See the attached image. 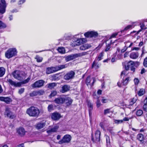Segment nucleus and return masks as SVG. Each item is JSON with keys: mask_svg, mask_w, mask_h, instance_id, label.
I'll return each instance as SVG.
<instances>
[{"mask_svg": "<svg viewBox=\"0 0 147 147\" xmlns=\"http://www.w3.org/2000/svg\"><path fill=\"white\" fill-rule=\"evenodd\" d=\"M93 98H94L96 99L97 98V99H99V97H98L96 94L95 92H94L93 94Z\"/></svg>", "mask_w": 147, "mask_h": 147, "instance_id": "59", "label": "nucleus"}, {"mask_svg": "<svg viewBox=\"0 0 147 147\" xmlns=\"http://www.w3.org/2000/svg\"><path fill=\"white\" fill-rule=\"evenodd\" d=\"M65 104L66 106H69L71 105L73 102V100L69 98H65Z\"/></svg>", "mask_w": 147, "mask_h": 147, "instance_id": "26", "label": "nucleus"}, {"mask_svg": "<svg viewBox=\"0 0 147 147\" xmlns=\"http://www.w3.org/2000/svg\"><path fill=\"white\" fill-rule=\"evenodd\" d=\"M17 132L21 137L24 136L26 132L24 129L22 127H20L17 129Z\"/></svg>", "mask_w": 147, "mask_h": 147, "instance_id": "16", "label": "nucleus"}, {"mask_svg": "<svg viewBox=\"0 0 147 147\" xmlns=\"http://www.w3.org/2000/svg\"><path fill=\"white\" fill-rule=\"evenodd\" d=\"M84 35L86 38H95L98 36V34L96 32L90 31L85 32Z\"/></svg>", "mask_w": 147, "mask_h": 147, "instance_id": "11", "label": "nucleus"}, {"mask_svg": "<svg viewBox=\"0 0 147 147\" xmlns=\"http://www.w3.org/2000/svg\"><path fill=\"white\" fill-rule=\"evenodd\" d=\"M134 82L135 84V85H137L139 83V81L138 78H135L134 79Z\"/></svg>", "mask_w": 147, "mask_h": 147, "instance_id": "56", "label": "nucleus"}, {"mask_svg": "<svg viewBox=\"0 0 147 147\" xmlns=\"http://www.w3.org/2000/svg\"><path fill=\"white\" fill-rule=\"evenodd\" d=\"M130 118H128L127 117H125L122 120L123 121H129V119H130Z\"/></svg>", "mask_w": 147, "mask_h": 147, "instance_id": "63", "label": "nucleus"}, {"mask_svg": "<svg viewBox=\"0 0 147 147\" xmlns=\"http://www.w3.org/2000/svg\"><path fill=\"white\" fill-rule=\"evenodd\" d=\"M51 117L53 120L57 121L59 120L61 117V116L59 113L55 112L51 114Z\"/></svg>", "mask_w": 147, "mask_h": 147, "instance_id": "15", "label": "nucleus"}, {"mask_svg": "<svg viewBox=\"0 0 147 147\" xmlns=\"http://www.w3.org/2000/svg\"><path fill=\"white\" fill-rule=\"evenodd\" d=\"M74 46L75 47L77 46L80 45L82 43L81 39H77V40L74 42Z\"/></svg>", "mask_w": 147, "mask_h": 147, "instance_id": "37", "label": "nucleus"}, {"mask_svg": "<svg viewBox=\"0 0 147 147\" xmlns=\"http://www.w3.org/2000/svg\"><path fill=\"white\" fill-rule=\"evenodd\" d=\"M48 110L49 112H51L54 110L53 106V105L51 104L48 105Z\"/></svg>", "mask_w": 147, "mask_h": 147, "instance_id": "43", "label": "nucleus"}, {"mask_svg": "<svg viewBox=\"0 0 147 147\" xmlns=\"http://www.w3.org/2000/svg\"><path fill=\"white\" fill-rule=\"evenodd\" d=\"M123 66L126 71H128L130 68V70L133 71V73L135 72L136 68H137L140 65L139 62L136 61L135 62L131 61L128 62L125 61L123 63Z\"/></svg>", "mask_w": 147, "mask_h": 147, "instance_id": "1", "label": "nucleus"}, {"mask_svg": "<svg viewBox=\"0 0 147 147\" xmlns=\"http://www.w3.org/2000/svg\"><path fill=\"white\" fill-rule=\"evenodd\" d=\"M24 91V88H21L18 91V93L21 94H22Z\"/></svg>", "mask_w": 147, "mask_h": 147, "instance_id": "58", "label": "nucleus"}, {"mask_svg": "<svg viewBox=\"0 0 147 147\" xmlns=\"http://www.w3.org/2000/svg\"><path fill=\"white\" fill-rule=\"evenodd\" d=\"M103 56L104 53L103 52H102L100 53L97 57L96 58V60H97L98 61H100L102 59V57Z\"/></svg>", "mask_w": 147, "mask_h": 147, "instance_id": "38", "label": "nucleus"}, {"mask_svg": "<svg viewBox=\"0 0 147 147\" xmlns=\"http://www.w3.org/2000/svg\"><path fill=\"white\" fill-rule=\"evenodd\" d=\"M102 99L101 100V101L103 103H105L107 102L108 101V99H105L104 97L102 96L101 97Z\"/></svg>", "mask_w": 147, "mask_h": 147, "instance_id": "51", "label": "nucleus"}, {"mask_svg": "<svg viewBox=\"0 0 147 147\" xmlns=\"http://www.w3.org/2000/svg\"><path fill=\"white\" fill-rule=\"evenodd\" d=\"M4 115L10 119H14L16 117V115L12 112L10 109L8 107L6 108Z\"/></svg>", "mask_w": 147, "mask_h": 147, "instance_id": "7", "label": "nucleus"}, {"mask_svg": "<svg viewBox=\"0 0 147 147\" xmlns=\"http://www.w3.org/2000/svg\"><path fill=\"white\" fill-rule=\"evenodd\" d=\"M13 76L15 78L20 81L23 80L25 78L24 73L23 71H14L13 72Z\"/></svg>", "mask_w": 147, "mask_h": 147, "instance_id": "6", "label": "nucleus"}, {"mask_svg": "<svg viewBox=\"0 0 147 147\" xmlns=\"http://www.w3.org/2000/svg\"><path fill=\"white\" fill-rule=\"evenodd\" d=\"M0 100L4 102L7 104H9L12 101L11 99L9 97H4L3 96L0 97Z\"/></svg>", "mask_w": 147, "mask_h": 147, "instance_id": "20", "label": "nucleus"}, {"mask_svg": "<svg viewBox=\"0 0 147 147\" xmlns=\"http://www.w3.org/2000/svg\"><path fill=\"white\" fill-rule=\"evenodd\" d=\"M101 105L102 104L100 102V100L99 99H98L96 102V106L97 108H99Z\"/></svg>", "mask_w": 147, "mask_h": 147, "instance_id": "47", "label": "nucleus"}, {"mask_svg": "<svg viewBox=\"0 0 147 147\" xmlns=\"http://www.w3.org/2000/svg\"><path fill=\"white\" fill-rule=\"evenodd\" d=\"M136 99H135L134 98H131L130 100L129 105L132 106L136 102Z\"/></svg>", "mask_w": 147, "mask_h": 147, "instance_id": "39", "label": "nucleus"}, {"mask_svg": "<svg viewBox=\"0 0 147 147\" xmlns=\"http://www.w3.org/2000/svg\"><path fill=\"white\" fill-rule=\"evenodd\" d=\"M7 27L6 24L3 22L2 21L0 20V29H4Z\"/></svg>", "mask_w": 147, "mask_h": 147, "instance_id": "36", "label": "nucleus"}, {"mask_svg": "<svg viewBox=\"0 0 147 147\" xmlns=\"http://www.w3.org/2000/svg\"><path fill=\"white\" fill-rule=\"evenodd\" d=\"M77 57H78L77 54L69 55L65 57V60L66 61H68L73 60Z\"/></svg>", "mask_w": 147, "mask_h": 147, "instance_id": "21", "label": "nucleus"}, {"mask_svg": "<svg viewBox=\"0 0 147 147\" xmlns=\"http://www.w3.org/2000/svg\"><path fill=\"white\" fill-rule=\"evenodd\" d=\"M45 125V123H39L37 124L36 128L38 129H40L43 128Z\"/></svg>", "mask_w": 147, "mask_h": 147, "instance_id": "29", "label": "nucleus"}, {"mask_svg": "<svg viewBox=\"0 0 147 147\" xmlns=\"http://www.w3.org/2000/svg\"><path fill=\"white\" fill-rule=\"evenodd\" d=\"M35 58L36 59V61L37 62H40L42 61V58L40 57L39 56H36V57Z\"/></svg>", "mask_w": 147, "mask_h": 147, "instance_id": "48", "label": "nucleus"}, {"mask_svg": "<svg viewBox=\"0 0 147 147\" xmlns=\"http://www.w3.org/2000/svg\"><path fill=\"white\" fill-rule=\"evenodd\" d=\"M38 92V94L40 95H43L45 93L44 90H40L37 91Z\"/></svg>", "mask_w": 147, "mask_h": 147, "instance_id": "55", "label": "nucleus"}, {"mask_svg": "<svg viewBox=\"0 0 147 147\" xmlns=\"http://www.w3.org/2000/svg\"><path fill=\"white\" fill-rule=\"evenodd\" d=\"M136 139L140 142V144H144L146 143L144 135L141 133H139L137 135Z\"/></svg>", "mask_w": 147, "mask_h": 147, "instance_id": "12", "label": "nucleus"}, {"mask_svg": "<svg viewBox=\"0 0 147 147\" xmlns=\"http://www.w3.org/2000/svg\"><path fill=\"white\" fill-rule=\"evenodd\" d=\"M143 65L145 67H147V57L144 59Z\"/></svg>", "mask_w": 147, "mask_h": 147, "instance_id": "53", "label": "nucleus"}, {"mask_svg": "<svg viewBox=\"0 0 147 147\" xmlns=\"http://www.w3.org/2000/svg\"><path fill=\"white\" fill-rule=\"evenodd\" d=\"M58 52L61 53H65V49L63 47H59L57 49Z\"/></svg>", "mask_w": 147, "mask_h": 147, "instance_id": "41", "label": "nucleus"}, {"mask_svg": "<svg viewBox=\"0 0 147 147\" xmlns=\"http://www.w3.org/2000/svg\"><path fill=\"white\" fill-rule=\"evenodd\" d=\"M5 68L3 67H0V78L2 77L5 74Z\"/></svg>", "mask_w": 147, "mask_h": 147, "instance_id": "32", "label": "nucleus"}, {"mask_svg": "<svg viewBox=\"0 0 147 147\" xmlns=\"http://www.w3.org/2000/svg\"><path fill=\"white\" fill-rule=\"evenodd\" d=\"M6 6L2 5L1 3H0V13L1 14L4 13L6 11Z\"/></svg>", "mask_w": 147, "mask_h": 147, "instance_id": "27", "label": "nucleus"}, {"mask_svg": "<svg viewBox=\"0 0 147 147\" xmlns=\"http://www.w3.org/2000/svg\"><path fill=\"white\" fill-rule=\"evenodd\" d=\"M91 47L90 44H84L82 45L80 47V49L81 50H84L88 49Z\"/></svg>", "mask_w": 147, "mask_h": 147, "instance_id": "24", "label": "nucleus"}, {"mask_svg": "<svg viewBox=\"0 0 147 147\" xmlns=\"http://www.w3.org/2000/svg\"><path fill=\"white\" fill-rule=\"evenodd\" d=\"M29 95L30 96L32 97L36 96L38 95V92L36 91H34L30 93Z\"/></svg>", "mask_w": 147, "mask_h": 147, "instance_id": "45", "label": "nucleus"}, {"mask_svg": "<svg viewBox=\"0 0 147 147\" xmlns=\"http://www.w3.org/2000/svg\"><path fill=\"white\" fill-rule=\"evenodd\" d=\"M71 139V136L69 134H66L58 142L59 144H62L65 143H68L70 142Z\"/></svg>", "mask_w": 147, "mask_h": 147, "instance_id": "8", "label": "nucleus"}, {"mask_svg": "<svg viewBox=\"0 0 147 147\" xmlns=\"http://www.w3.org/2000/svg\"><path fill=\"white\" fill-rule=\"evenodd\" d=\"M134 27V26L133 24L128 25L123 30H121V33H123L125 32L131 30Z\"/></svg>", "mask_w": 147, "mask_h": 147, "instance_id": "22", "label": "nucleus"}, {"mask_svg": "<svg viewBox=\"0 0 147 147\" xmlns=\"http://www.w3.org/2000/svg\"><path fill=\"white\" fill-rule=\"evenodd\" d=\"M91 79L90 77V76H88L87 77L85 81V83L87 86H90V87H91L94 86V84L96 81L95 78H93V82L92 83H91Z\"/></svg>", "mask_w": 147, "mask_h": 147, "instance_id": "13", "label": "nucleus"}, {"mask_svg": "<svg viewBox=\"0 0 147 147\" xmlns=\"http://www.w3.org/2000/svg\"><path fill=\"white\" fill-rule=\"evenodd\" d=\"M25 0H19V4H22L25 2Z\"/></svg>", "mask_w": 147, "mask_h": 147, "instance_id": "64", "label": "nucleus"}, {"mask_svg": "<svg viewBox=\"0 0 147 147\" xmlns=\"http://www.w3.org/2000/svg\"><path fill=\"white\" fill-rule=\"evenodd\" d=\"M87 105L88 108V110H92L93 109V105L91 103L90 100H87Z\"/></svg>", "mask_w": 147, "mask_h": 147, "instance_id": "35", "label": "nucleus"}, {"mask_svg": "<svg viewBox=\"0 0 147 147\" xmlns=\"http://www.w3.org/2000/svg\"><path fill=\"white\" fill-rule=\"evenodd\" d=\"M65 97L61 96L57 98H56L54 100V102L55 103L58 104H63L65 102Z\"/></svg>", "mask_w": 147, "mask_h": 147, "instance_id": "14", "label": "nucleus"}, {"mask_svg": "<svg viewBox=\"0 0 147 147\" xmlns=\"http://www.w3.org/2000/svg\"><path fill=\"white\" fill-rule=\"evenodd\" d=\"M101 132L99 130H96L95 133L94 137L93 134L92 133L91 134V140L93 143H100V136Z\"/></svg>", "mask_w": 147, "mask_h": 147, "instance_id": "5", "label": "nucleus"}, {"mask_svg": "<svg viewBox=\"0 0 147 147\" xmlns=\"http://www.w3.org/2000/svg\"><path fill=\"white\" fill-rule=\"evenodd\" d=\"M110 109H105L104 110V115H106L107 113H110Z\"/></svg>", "mask_w": 147, "mask_h": 147, "instance_id": "57", "label": "nucleus"}, {"mask_svg": "<svg viewBox=\"0 0 147 147\" xmlns=\"http://www.w3.org/2000/svg\"><path fill=\"white\" fill-rule=\"evenodd\" d=\"M118 34V33L117 32H115L112 34L110 36V38L111 39L112 38H115Z\"/></svg>", "mask_w": 147, "mask_h": 147, "instance_id": "52", "label": "nucleus"}, {"mask_svg": "<svg viewBox=\"0 0 147 147\" xmlns=\"http://www.w3.org/2000/svg\"><path fill=\"white\" fill-rule=\"evenodd\" d=\"M57 72L55 66L49 67L47 68L46 73L47 74H49Z\"/></svg>", "mask_w": 147, "mask_h": 147, "instance_id": "17", "label": "nucleus"}, {"mask_svg": "<svg viewBox=\"0 0 147 147\" xmlns=\"http://www.w3.org/2000/svg\"><path fill=\"white\" fill-rule=\"evenodd\" d=\"M75 73L73 71L71 70L67 73L64 76V79L68 80L73 78L75 75Z\"/></svg>", "mask_w": 147, "mask_h": 147, "instance_id": "10", "label": "nucleus"}, {"mask_svg": "<svg viewBox=\"0 0 147 147\" xmlns=\"http://www.w3.org/2000/svg\"><path fill=\"white\" fill-rule=\"evenodd\" d=\"M145 90L143 88H141L138 92V94L139 96H141L145 94Z\"/></svg>", "mask_w": 147, "mask_h": 147, "instance_id": "33", "label": "nucleus"}, {"mask_svg": "<svg viewBox=\"0 0 147 147\" xmlns=\"http://www.w3.org/2000/svg\"><path fill=\"white\" fill-rule=\"evenodd\" d=\"M99 125L102 129H104V123L102 122H100L99 123Z\"/></svg>", "mask_w": 147, "mask_h": 147, "instance_id": "60", "label": "nucleus"}, {"mask_svg": "<svg viewBox=\"0 0 147 147\" xmlns=\"http://www.w3.org/2000/svg\"><path fill=\"white\" fill-rule=\"evenodd\" d=\"M30 79L28 78L27 79L22 81L21 82H19L20 84V87L21 86L22 84H26L28 83L29 80Z\"/></svg>", "mask_w": 147, "mask_h": 147, "instance_id": "46", "label": "nucleus"}, {"mask_svg": "<svg viewBox=\"0 0 147 147\" xmlns=\"http://www.w3.org/2000/svg\"><path fill=\"white\" fill-rule=\"evenodd\" d=\"M105 136L106 139V146H109L111 144L110 137L107 135H105Z\"/></svg>", "mask_w": 147, "mask_h": 147, "instance_id": "30", "label": "nucleus"}, {"mask_svg": "<svg viewBox=\"0 0 147 147\" xmlns=\"http://www.w3.org/2000/svg\"><path fill=\"white\" fill-rule=\"evenodd\" d=\"M7 82H8L9 84L12 86H14L15 87H20V83L19 82L16 83V82L13 81L11 79H9L7 80Z\"/></svg>", "mask_w": 147, "mask_h": 147, "instance_id": "19", "label": "nucleus"}, {"mask_svg": "<svg viewBox=\"0 0 147 147\" xmlns=\"http://www.w3.org/2000/svg\"><path fill=\"white\" fill-rule=\"evenodd\" d=\"M140 26L141 28V29H140L141 30H145L146 29V28L145 27V26L144 24L143 23H140Z\"/></svg>", "mask_w": 147, "mask_h": 147, "instance_id": "49", "label": "nucleus"}, {"mask_svg": "<svg viewBox=\"0 0 147 147\" xmlns=\"http://www.w3.org/2000/svg\"><path fill=\"white\" fill-rule=\"evenodd\" d=\"M57 131V128H56L54 127L52 128L49 130H47V131L48 134H49L52 132H56Z\"/></svg>", "mask_w": 147, "mask_h": 147, "instance_id": "40", "label": "nucleus"}, {"mask_svg": "<svg viewBox=\"0 0 147 147\" xmlns=\"http://www.w3.org/2000/svg\"><path fill=\"white\" fill-rule=\"evenodd\" d=\"M127 49V47H126V46H125L123 47V48L121 50V53H124L126 51V50Z\"/></svg>", "mask_w": 147, "mask_h": 147, "instance_id": "61", "label": "nucleus"}, {"mask_svg": "<svg viewBox=\"0 0 147 147\" xmlns=\"http://www.w3.org/2000/svg\"><path fill=\"white\" fill-rule=\"evenodd\" d=\"M87 52H83L82 53L77 54L78 57L85 55L87 54Z\"/></svg>", "mask_w": 147, "mask_h": 147, "instance_id": "50", "label": "nucleus"}, {"mask_svg": "<svg viewBox=\"0 0 147 147\" xmlns=\"http://www.w3.org/2000/svg\"><path fill=\"white\" fill-rule=\"evenodd\" d=\"M100 65L99 64L96 62L95 60L94 61L92 64L91 68H94L95 69H98Z\"/></svg>", "mask_w": 147, "mask_h": 147, "instance_id": "25", "label": "nucleus"}, {"mask_svg": "<svg viewBox=\"0 0 147 147\" xmlns=\"http://www.w3.org/2000/svg\"><path fill=\"white\" fill-rule=\"evenodd\" d=\"M125 71H123L121 72V78L122 76L124 75L125 76L122 79L121 82L120 81L118 82L117 85L118 86L119 88H121L123 86H125L129 83V81L130 80L129 77H127L125 78Z\"/></svg>", "mask_w": 147, "mask_h": 147, "instance_id": "3", "label": "nucleus"}, {"mask_svg": "<svg viewBox=\"0 0 147 147\" xmlns=\"http://www.w3.org/2000/svg\"><path fill=\"white\" fill-rule=\"evenodd\" d=\"M65 65H61L58 66H56L55 67L57 71L65 68Z\"/></svg>", "mask_w": 147, "mask_h": 147, "instance_id": "31", "label": "nucleus"}, {"mask_svg": "<svg viewBox=\"0 0 147 147\" xmlns=\"http://www.w3.org/2000/svg\"><path fill=\"white\" fill-rule=\"evenodd\" d=\"M61 88L60 92L62 93H64L70 90V87L69 85L65 84Z\"/></svg>", "mask_w": 147, "mask_h": 147, "instance_id": "18", "label": "nucleus"}, {"mask_svg": "<svg viewBox=\"0 0 147 147\" xmlns=\"http://www.w3.org/2000/svg\"><path fill=\"white\" fill-rule=\"evenodd\" d=\"M26 113L30 117H37L39 116L40 111L37 107L32 106L27 109Z\"/></svg>", "mask_w": 147, "mask_h": 147, "instance_id": "2", "label": "nucleus"}, {"mask_svg": "<svg viewBox=\"0 0 147 147\" xmlns=\"http://www.w3.org/2000/svg\"><path fill=\"white\" fill-rule=\"evenodd\" d=\"M111 44H108L107 45H106V48L105 50V52L108 51L111 48Z\"/></svg>", "mask_w": 147, "mask_h": 147, "instance_id": "44", "label": "nucleus"}, {"mask_svg": "<svg viewBox=\"0 0 147 147\" xmlns=\"http://www.w3.org/2000/svg\"><path fill=\"white\" fill-rule=\"evenodd\" d=\"M57 85V84L56 83L53 82L48 84L47 85V88H48L50 89H53Z\"/></svg>", "mask_w": 147, "mask_h": 147, "instance_id": "28", "label": "nucleus"}, {"mask_svg": "<svg viewBox=\"0 0 147 147\" xmlns=\"http://www.w3.org/2000/svg\"><path fill=\"white\" fill-rule=\"evenodd\" d=\"M17 53V51L16 48H9L5 52V57L8 59H9L16 56Z\"/></svg>", "mask_w": 147, "mask_h": 147, "instance_id": "4", "label": "nucleus"}, {"mask_svg": "<svg viewBox=\"0 0 147 147\" xmlns=\"http://www.w3.org/2000/svg\"><path fill=\"white\" fill-rule=\"evenodd\" d=\"M45 81L42 80H40L36 81L31 86L33 88H40L44 86Z\"/></svg>", "mask_w": 147, "mask_h": 147, "instance_id": "9", "label": "nucleus"}, {"mask_svg": "<svg viewBox=\"0 0 147 147\" xmlns=\"http://www.w3.org/2000/svg\"><path fill=\"white\" fill-rule=\"evenodd\" d=\"M143 113V111L142 110L140 109L137 110L136 113V115L138 117L142 116Z\"/></svg>", "mask_w": 147, "mask_h": 147, "instance_id": "34", "label": "nucleus"}, {"mask_svg": "<svg viewBox=\"0 0 147 147\" xmlns=\"http://www.w3.org/2000/svg\"><path fill=\"white\" fill-rule=\"evenodd\" d=\"M1 1L2 5H4L5 6H7L6 2L5 0H1Z\"/></svg>", "mask_w": 147, "mask_h": 147, "instance_id": "62", "label": "nucleus"}, {"mask_svg": "<svg viewBox=\"0 0 147 147\" xmlns=\"http://www.w3.org/2000/svg\"><path fill=\"white\" fill-rule=\"evenodd\" d=\"M114 122L115 123L119 124L122 123L123 122V120L115 119L114 120Z\"/></svg>", "mask_w": 147, "mask_h": 147, "instance_id": "54", "label": "nucleus"}, {"mask_svg": "<svg viewBox=\"0 0 147 147\" xmlns=\"http://www.w3.org/2000/svg\"><path fill=\"white\" fill-rule=\"evenodd\" d=\"M139 56V54L137 52H132L130 55L129 57L130 58L133 59H136Z\"/></svg>", "mask_w": 147, "mask_h": 147, "instance_id": "23", "label": "nucleus"}, {"mask_svg": "<svg viewBox=\"0 0 147 147\" xmlns=\"http://www.w3.org/2000/svg\"><path fill=\"white\" fill-rule=\"evenodd\" d=\"M57 94V92L55 90H53L51 92V93L49 96L50 98H51L52 97L54 96Z\"/></svg>", "mask_w": 147, "mask_h": 147, "instance_id": "42", "label": "nucleus"}]
</instances>
